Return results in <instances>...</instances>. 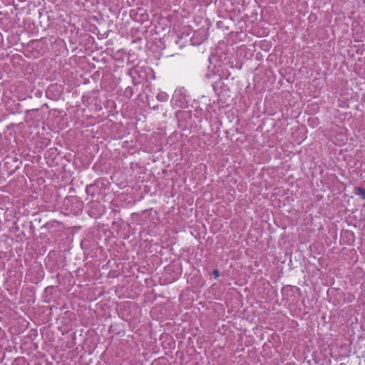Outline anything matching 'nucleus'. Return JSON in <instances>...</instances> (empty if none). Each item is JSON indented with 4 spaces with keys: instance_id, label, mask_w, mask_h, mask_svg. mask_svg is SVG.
Masks as SVG:
<instances>
[{
    "instance_id": "7ed1b4c3",
    "label": "nucleus",
    "mask_w": 365,
    "mask_h": 365,
    "mask_svg": "<svg viewBox=\"0 0 365 365\" xmlns=\"http://www.w3.org/2000/svg\"><path fill=\"white\" fill-rule=\"evenodd\" d=\"M213 274L215 277H219V271L218 270H217V269L214 270Z\"/></svg>"
},
{
    "instance_id": "f03ea898",
    "label": "nucleus",
    "mask_w": 365,
    "mask_h": 365,
    "mask_svg": "<svg viewBox=\"0 0 365 365\" xmlns=\"http://www.w3.org/2000/svg\"><path fill=\"white\" fill-rule=\"evenodd\" d=\"M356 191V194L361 195L363 199H365V190L364 189L357 187Z\"/></svg>"
},
{
    "instance_id": "f257e3e1",
    "label": "nucleus",
    "mask_w": 365,
    "mask_h": 365,
    "mask_svg": "<svg viewBox=\"0 0 365 365\" xmlns=\"http://www.w3.org/2000/svg\"><path fill=\"white\" fill-rule=\"evenodd\" d=\"M156 98L158 101L166 102L169 98V95L164 91H161L158 93Z\"/></svg>"
}]
</instances>
